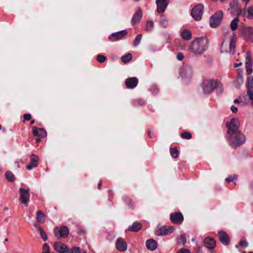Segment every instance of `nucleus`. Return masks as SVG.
I'll use <instances>...</instances> for the list:
<instances>
[{"mask_svg": "<svg viewBox=\"0 0 253 253\" xmlns=\"http://www.w3.org/2000/svg\"><path fill=\"white\" fill-rule=\"evenodd\" d=\"M208 40L204 37L195 39L189 46V51L195 54H201L206 50Z\"/></svg>", "mask_w": 253, "mask_h": 253, "instance_id": "nucleus-1", "label": "nucleus"}, {"mask_svg": "<svg viewBox=\"0 0 253 253\" xmlns=\"http://www.w3.org/2000/svg\"><path fill=\"white\" fill-rule=\"evenodd\" d=\"M226 34L229 36V42L225 40L223 41L221 44V52H228L233 54L234 53L236 37L234 33L227 32Z\"/></svg>", "mask_w": 253, "mask_h": 253, "instance_id": "nucleus-2", "label": "nucleus"}, {"mask_svg": "<svg viewBox=\"0 0 253 253\" xmlns=\"http://www.w3.org/2000/svg\"><path fill=\"white\" fill-rule=\"evenodd\" d=\"M218 82L215 80H207L203 82L202 88L204 94H210L217 86Z\"/></svg>", "mask_w": 253, "mask_h": 253, "instance_id": "nucleus-3", "label": "nucleus"}, {"mask_svg": "<svg viewBox=\"0 0 253 253\" xmlns=\"http://www.w3.org/2000/svg\"><path fill=\"white\" fill-rule=\"evenodd\" d=\"M231 141V145L234 148H236L245 142V137L240 132L231 135L229 138Z\"/></svg>", "mask_w": 253, "mask_h": 253, "instance_id": "nucleus-4", "label": "nucleus"}, {"mask_svg": "<svg viewBox=\"0 0 253 253\" xmlns=\"http://www.w3.org/2000/svg\"><path fill=\"white\" fill-rule=\"evenodd\" d=\"M239 126V122L238 119L232 118L230 122L228 123L227 126L228 127V134L230 135H234V134L238 133V127Z\"/></svg>", "mask_w": 253, "mask_h": 253, "instance_id": "nucleus-5", "label": "nucleus"}, {"mask_svg": "<svg viewBox=\"0 0 253 253\" xmlns=\"http://www.w3.org/2000/svg\"><path fill=\"white\" fill-rule=\"evenodd\" d=\"M223 18V12L219 10L212 15L210 20V25L212 28H216L219 26Z\"/></svg>", "mask_w": 253, "mask_h": 253, "instance_id": "nucleus-6", "label": "nucleus"}, {"mask_svg": "<svg viewBox=\"0 0 253 253\" xmlns=\"http://www.w3.org/2000/svg\"><path fill=\"white\" fill-rule=\"evenodd\" d=\"M241 35L248 42H253V27L250 26H243L240 29Z\"/></svg>", "mask_w": 253, "mask_h": 253, "instance_id": "nucleus-7", "label": "nucleus"}, {"mask_svg": "<svg viewBox=\"0 0 253 253\" xmlns=\"http://www.w3.org/2000/svg\"><path fill=\"white\" fill-rule=\"evenodd\" d=\"M204 6L202 4L196 5L192 10L191 15L196 21L201 19L202 15L203 14Z\"/></svg>", "mask_w": 253, "mask_h": 253, "instance_id": "nucleus-8", "label": "nucleus"}, {"mask_svg": "<svg viewBox=\"0 0 253 253\" xmlns=\"http://www.w3.org/2000/svg\"><path fill=\"white\" fill-rule=\"evenodd\" d=\"M29 191L30 190L28 189L20 188L19 189V201L25 206H28L30 199Z\"/></svg>", "mask_w": 253, "mask_h": 253, "instance_id": "nucleus-9", "label": "nucleus"}, {"mask_svg": "<svg viewBox=\"0 0 253 253\" xmlns=\"http://www.w3.org/2000/svg\"><path fill=\"white\" fill-rule=\"evenodd\" d=\"M54 232L58 238H64L69 234V229L65 226L56 227L54 229Z\"/></svg>", "mask_w": 253, "mask_h": 253, "instance_id": "nucleus-10", "label": "nucleus"}, {"mask_svg": "<svg viewBox=\"0 0 253 253\" xmlns=\"http://www.w3.org/2000/svg\"><path fill=\"white\" fill-rule=\"evenodd\" d=\"M127 32L126 30H122L112 34L109 36L108 39L112 42L120 40L126 36Z\"/></svg>", "mask_w": 253, "mask_h": 253, "instance_id": "nucleus-11", "label": "nucleus"}, {"mask_svg": "<svg viewBox=\"0 0 253 253\" xmlns=\"http://www.w3.org/2000/svg\"><path fill=\"white\" fill-rule=\"evenodd\" d=\"M253 61L252 59L251 53L250 52L247 53L246 58V72L248 74H251L253 72L252 65Z\"/></svg>", "mask_w": 253, "mask_h": 253, "instance_id": "nucleus-12", "label": "nucleus"}, {"mask_svg": "<svg viewBox=\"0 0 253 253\" xmlns=\"http://www.w3.org/2000/svg\"><path fill=\"white\" fill-rule=\"evenodd\" d=\"M156 4L157 6V12L158 13H163L167 8L169 3V0H156Z\"/></svg>", "mask_w": 253, "mask_h": 253, "instance_id": "nucleus-13", "label": "nucleus"}, {"mask_svg": "<svg viewBox=\"0 0 253 253\" xmlns=\"http://www.w3.org/2000/svg\"><path fill=\"white\" fill-rule=\"evenodd\" d=\"M117 249L120 252H124L127 250V244L123 238H119L116 242Z\"/></svg>", "mask_w": 253, "mask_h": 253, "instance_id": "nucleus-14", "label": "nucleus"}, {"mask_svg": "<svg viewBox=\"0 0 253 253\" xmlns=\"http://www.w3.org/2000/svg\"><path fill=\"white\" fill-rule=\"evenodd\" d=\"M247 86L249 97L253 101V76H250L247 78Z\"/></svg>", "mask_w": 253, "mask_h": 253, "instance_id": "nucleus-15", "label": "nucleus"}, {"mask_svg": "<svg viewBox=\"0 0 253 253\" xmlns=\"http://www.w3.org/2000/svg\"><path fill=\"white\" fill-rule=\"evenodd\" d=\"M54 249L59 253H65L68 252L66 245L61 242H56L53 245Z\"/></svg>", "mask_w": 253, "mask_h": 253, "instance_id": "nucleus-16", "label": "nucleus"}, {"mask_svg": "<svg viewBox=\"0 0 253 253\" xmlns=\"http://www.w3.org/2000/svg\"><path fill=\"white\" fill-rule=\"evenodd\" d=\"M170 219L174 223L179 224L183 221V215L180 212H175L170 214Z\"/></svg>", "mask_w": 253, "mask_h": 253, "instance_id": "nucleus-17", "label": "nucleus"}, {"mask_svg": "<svg viewBox=\"0 0 253 253\" xmlns=\"http://www.w3.org/2000/svg\"><path fill=\"white\" fill-rule=\"evenodd\" d=\"M174 229L171 226H164L159 228V233L158 235L166 236L172 233Z\"/></svg>", "mask_w": 253, "mask_h": 253, "instance_id": "nucleus-18", "label": "nucleus"}, {"mask_svg": "<svg viewBox=\"0 0 253 253\" xmlns=\"http://www.w3.org/2000/svg\"><path fill=\"white\" fill-rule=\"evenodd\" d=\"M138 81L135 77L129 78L126 79L125 82L126 85L128 88H133L138 84Z\"/></svg>", "mask_w": 253, "mask_h": 253, "instance_id": "nucleus-19", "label": "nucleus"}, {"mask_svg": "<svg viewBox=\"0 0 253 253\" xmlns=\"http://www.w3.org/2000/svg\"><path fill=\"white\" fill-rule=\"evenodd\" d=\"M219 239L220 242L225 245H228L230 242V238L226 232L221 231L218 233Z\"/></svg>", "mask_w": 253, "mask_h": 253, "instance_id": "nucleus-20", "label": "nucleus"}, {"mask_svg": "<svg viewBox=\"0 0 253 253\" xmlns=\"http://www.w3.org/2000/svg\"><path fill=\"white\" fill-rule=\"evenodd\" d=\"M33 134L35 136L40 137H45L47 135V133L44 129L38 128L36 126L33 127Z\"/></svg>", "mask_w": 253, "mask_h": 253, "instance_id": "nucleus-21", "label": "nucleus"}, {"mask_svg": "<svg viewBox=\"0 0 253 253\" xmlns=\"http://www.w3.org/2000/svg\"><path fill=\"white\" fill-rule=\"evenodd\" d=\"M142 18V10L140 8H138L133 15L131 22L133 25L139 22Z\"/></svg>", "mask_w": 253, "mask_h": 253, "instance_id": "nucleus-22", "label": "nucleus"}, {"mask_svg": "<svg viewBox=\"0 0 253 253\" xmlns=\"http://www.w3.org/2000/svg\"><path fill=\"white\" fill-rule=\"evenodd\" d=\"M193 73V70L191 66H185L183 67L180 72L182 76L185 77H190L192 76Z\"/></svg>", "mask_w": 253, "mask_h": 253, "instance_id": "nucleus-23", "label": "nucleus"}, {"mask_svg": "<svg viewBox=\"0 0 253 253\" xmlns=\"http://www.w3.org/2000/svg\"><path fill=\"white\" fill-rule=\"evenodd\" d=\"M240 7V3L238 0H232L229 3V10L233 13L238 10Z\"/></svg>", "mask_w": 253, "mask_h": 253, "instance_id": "nucleus-24", "label": "nucleus"}, {"mask_svg": "<svg viewBox=\"0 0 253 253\" xmlns=\"http://www.w3.org/2000/svg\"><path fill=\"white\" fill-rule=\"evenodd\" d=\"M147 249L150 251H154L157 247V242L153 239L148 240L146 242Z\"/></svg>", "mask_w": 253, "mask_h": 253, "instance_id": "nucleus-25", "label": "nucleus"}, {"mask_svg": "<svg viewBox=\"0 0 253 253\" xmlns=\"http://www.w3.org/2000/svg\"><path fill=\"white\" fill-rule=\"evenodd\" d=\"M204 243L206 247L209 249H213L215 246V241L211 238H206L205 239Z\"/></svg>", "mask_w": 253, "mask_h": 253, "instance_id": "nucleus-26", "label": "nucleus"}, {"mask_svg": "<svg viewBox=\"0 0 253 253\" xmlns=\"http://www.w3.org/2000/svg\"><path fill=\"white\" fill-rule=\"evenodd\" d=\"M244 82V78L243 72L242 70H238V74L237 80L235 81V84L237 87H239Z\"/></svg>", "mask_w": 253, "mask_h": 253, "instance_id": "nucleus-27", "label": "nucleus"}, {"mask_svg": "<svg viewBox=\"0 0 253 253\" xmlns=\"http://www.w3.org/2000/svg\"><path fill=\"white\" fill-rule=\"evenodd\" d=\"M142 225L140 223L135 222L132 225L129 226L128 230L132 232H137L141 229Z\"/></svg>", "mask_w": 253, "mask_h": 253, "instance_id": "nucleus-28", "label": "nucleus"}, {"mask_svg": "<svg viewBox=\"0 0 253 253\" xmlns=\"http://www.w3.org/2000/svg\"><path fill=\"white\" fill-rule=\"evenodd\" d=\"M181 36L185 40H190L192 38L191 32L188 30H184L181 33Z\"/></svg>", "mask_w": 253, "mask_h": 253, "instance_id": "nucleus-29", "label": "nucleus"}, {"mask_svg": "<svg viewBox=\"0 0 253 253\" xmlns=\"http://www.w3.org/2000/svg\"><path fill=\"white\" fill-rule=\"evenodd\" d=\"M37 219L39 222L43 223L45 219V216L44 213L40 211H37Z\"/></svg>", "mask_w": 253, "mask_h": 253, "instance_id": "nucleus-30", "label": "nucleus"}, {"mask_svg": "<svg viewBox=\"0 0 253 253\" xmlns=\"http://www.w3.org/2000/svg\"><path fill=\"white\" fill-rule=\"evenodd\" d=\"M239 21V19L238 17L235 18L233 19L230 23V27L233 31L237 30L238 27V22Z\"/></svg>", "mask_w": 253, "mask_h": 253, "instance_id": "nucleus-31", "label": "nucleus"}, {"mask_svg": "<svg viewBox=\"0 0 253 253\" xmlns=\"http://www.w3.org/2000/svg\"><path fill=\"white\" fill-rule=\"evenodd\" d=\"M132 58V55L130 53H127L123 56L121 60L123 63H126L129 62Z\"/></svg>", "mask_w": 253, "mask_h": 253, "instance_id": "nucleus-32", "label": "nucleus"}, {"mask_svg": "<svg viewBox=\"0 0 253 253\" xmlns=\"http://www.w3.org/2000/svg\"><path fill=\"white\" fill-rule=\"evenodd\" d=\"M31 163L33 164V167H37L39 163V157L35 155H32L30 157Z\"/></svg>", "mask_w": 253, "mask_h": 253, "instance_id": "nucleus-33", "label": "nucleus"}, {"mask_svg": "<svg viewBox=\"0 0 253 253\" xmlns=\"http://www.w3.org/2000/svg\"><path fill=\"white\" fill-rule=\"evenodd\" d=\"M247 17L248 19H253V5L247 9Z\"/></svg>", "mask_w": 253, "mask_h": 253, "instance_id": "nucleus-34", "label": "nucleus"}, {"mask_svg": "<svg viewBox=\"0 0 253 253\" xmlns=\"http://www.w3.org/2000/svg\"><path fill=\"white\" fill-rule=\"evenodd\" d=\"M5 176L6 179L9 181L13 182L15 180L14 174L11 171H7L5 173Z\"/></svg>", "mask_w": 253, "mask_h": 253, "instance_id": "nucleus-35", "label": "nucleus"}, {"mask_svg": "<svg viewBox=\"0 0 253 253\" xmlns=\"http://www.w3.org/2000/svg\"><path fill=\"white\" fill-rule=\"evenodd\" d=\"M186 242V238L183 235H180V236L177 240V243L178 244H181L183 245L185 244Z\"/></svg>", "mask_w": 253, "mask_h": 253, "instance_id": "nucleus-36", "label": "nucleus"}, {"mask_svg": "<svg viewBox=\"0 0 253 253\" xmlns=\"http://www.w3.org/2000/svg\"><path fill=\"white\" fill-rule=\"evenodd\" d=\"M181 136L183 138L186 139H190L192 137V134L191 133L189 132L184 131L181 134Z\"/></svg>", "mask_w": 253, "mask_h": 253, "instance_id": "nucleus-37", "label": "nucleus"}, {"mask_svg": "<svg viewBox=\"0 0 253 253\" xmlns=\"http://www.w3.org/2000/svg\"><path fill=\"white\" fill-rule=\"evenodd\" d=\"M235 12H236L238 18V17L241 15L247 16V10H243L240 8V7L239 8V9H238V10L236 11Z\"/></svg>", "mask_w": 253, "mask_h": 253, "instance_id": "nucleus-38", "label": "nucleus"}, {"mask_svg": "<svg viewBox=\"0 0 253 253\" xmlns=\"http://www.w3.org/2000/svg\"><path fill=\"white\" fill-rule=\"evenodd\" d=\"M142 35L141 34L138 35L135 39L133 42V45L135 46H137L140 43Z\"/></svg>", "mask_w": 253, "mask_h": 253, "instance_id": "nucleus-39", "label": "nucleus"}, {"mask_svg": "<svg viewBox=\"0 0 253 253\" xmlns=\"http://www.w3.org/2000/svg\"><path fill=\"white\" fill-rule=\"evenodd\" d=\"M67 253H80V248L77 247H74L71 249H68Z\"/></svg>", "mask_w": 253, "mask_h": 253, "instance_id": "nucleus-40", "label": "nucleus"}, {"mask_svg": "<svg viewBox=\"0 0 253 253\" xmlns=\"http://www.w3.org/2000/svg\"><path fill=\"white\" fill-rule=\"evenodd\" d=\"M170 153L173 158H176L178 157V151L176 148H171L170 149Z\"/></svg>", "mask_w": 253, "mask_h": 253, "instance_id": "nucleus-41", "label": "nucleus"}, {"mask_svg": "<svg viewBox=\"0 0 253 253\" xmlns=\"http://www.w3.org/2000/svg\"><path fill=\"white\" fill-rule=\"evenodd\" d=\"M42 253H50L49 247L47 244H44Z\"/></svg>", "mask_w": 253, "mask_h": 253, "instance_id": "nucleus-42", "label": "nucleus"}, {"mask_svg": "<svg viewBox=\"0 0 253 253\" xmlns=\"http://www.w3.org/2000/svg\"><path fill=\"white\" fill-rule=\"evenodd\" d=\"M39 230L40 231V234H41V236L42 238V239L44 241L47 240V238L46 235L45 233L43 231L41 227H40L39 228Z\"/></svg>", "mask_w": 253, "mask_h": 253, "instance_id": "nucleus-43", "label": "nucleus"}, {"mask_svg": "<svg viewBox=\"0 0 253 253\" xmlns=\"http://www.w3.org/2000/svg\"><path fill=\"white\" fill-rule=\"evenodd\" d=\"M106 58L103 55L99 54L97 56V60L100 63H103L105 62Z\"/></svg>", "mask_w": 253, "mask_h": 253, "instance_id": "nucleus-44", "label": "nucleus"}, {"mask_svg": "<svg viewBox=\"0 0 253 253\" xmlns=\"http://www.w3.org/2000/svg\"><path fill=\"white\" fill-rule=\"evenodd\" d=\"M237 178V176L235 175L230 176L225 179V180L228 182H232L234 180H236Z\"/></svg>", "mask_w": 253, "mask_h": 253, "instance_id": "nucleus-45", "label": "nucleus"}, {"mask_svg": "<svg viewBox=\"0 0 253 253\" xmlns=\"http://www.w3.org/2000/svg\"><path fill=\"white\" fill-rule=\"evenodd\" d=\"M154 26L153 22L152 21H148L146 24V30H151Z\"/></svg>", "mask_w": 253, "mask_h": 253, "instance_id": "nucleus-46", "label": "nucleus"}, {"mask_svg": "<svg viewBox=\"0 0 253 253\" xmlns=\"http://www.w3.org/2000/svg\"><path fill=\"white\" fill-rule=\"evenodd\" d=\"M161 24L164 27H167L168 25V20L164 18H162L161 21Z\"/></svg>", "mask_w": 253, "mask_h": 253, "instance_id": "nucleus-47", "label": "nucleus"}, {"mask_svg": "<svg viewBox=\"0 0 253 253\" xmlns=\"http://www.w3.org/2000/svg\"><path fill=\"white\" fill-rule=\"evenodd\" d=\"M240 246L242 247H247L248 245V243L247 241L241 240L239 243Z\"/></svg>", "mask_w": 253, "mask_h": 253, "instance_id": "nucleus-48", "label": "nucleus"}, {"mask_svg": "<svg viewBox=\"0 0 253 253\" xmlns=\"http://www.w3.org/2000/svg\"><path fill=\"white\" fill-rule=\"evenodd\" d=\"M177 253H190L189 251L185 249H180Z\"/></svg>", "mask_w": 253, "mask_h": 253, "instance_id": "nucleus-49", "label": "nucleus"}, {"mask_svg": "<svg viewBox=\"0 0 253 253\" xmlns=\"http://www.w3.org/2000/svg\"><path fill=\"white\" fill-rule=\"evenodd\" d=\"M176 57L179 61H181L184 58V55L183 53L179 52L177 53Z\"/></svg>", "mask_w": 253, "mask_h": 253, "instance_id": "nucleus-50", "label": "nucleus"}, {"mask_svg": "<svg viewBox=\"0 0 253 253\" xmlns=\"http://www.w3.org/2000/svg\"><path fill=\"white\" fill-rule=\"evenodd\" d=\"M31 119V116L29 114H26L24 115V119L26 121H29Z\"/></svg>", "mask_w": 253, "mask_h": 253, "instance_id": "nucleus-51", "label": "nucleus"}, {"mask_svg": "<svg viewBox=\"0 0 253 253\" xmlns=\"http://www.w3.org/2000/svg\"><path fill=\"white\" fill-rule=\"evenodd\" d=\"M231 110L233 113H236L238 111V108L234 106H232L231 107Z\"/></svg>", "mask_w": 253, "mask_h": 253, "instance_id": "nucleus-52", "label": "nucleus"}, {"mask_svg": "<svg viewBox=\"0 0 253 253\" xmlns=\"http://www.w3.org/2000/svg\"><path fill=\"white\" fill-rule=\"evenodd\" d=\"M35 167H33V164H32L31 163L28 165L27 167H26V169H28V170H31L33 168H35Z\"/></svg>", "mask_w": 253, "mask_h": 253, "instance_id": "nucleus-53", "label": "nucleus"}, {"mask_svg": "<svg viewBox=\"0 0 253 253\" xmlns=\"http://www.w3.org/2000/svg\"><path fill=\"white\" fill-rule=\"evenodd\" d=\"M250 0H241V1L245 3V7H246L247 4H248Z\"/></svg>", "mask_w": 253, "mask_h": 253, "instance_id": "nucleus-54", "label": "nucleus"}, {"mask_svg": "<svg viewBox=\"0 0 253 253\" xmlns=\"http://www.w3.org/2000/svg\"><path fill=\"white\" fill-rule=\"evenodd\" d=\"M102 182L101 180H100L98 184V188L100 189L101 188V185H102Z\"/></svg>", "mask_w": 253, "mask_h": 253, "instance_id": "nucleus-55", "label": "nucleus"}, {"mask_svg": "<svg viewBox=\"0 0 253 253\" xmlns=\"http://www.w3.org/2000/svg\"><path fill=\"white\" fill-rule=\"evenodd\" d=\"M242 65V62H240L239 63H235L234 64V67H237L240 65Z\"/></svg>", "mask_w": 253, "mask_h": 253, "instance_id": "nucleus-56", "label": "nucleus"}, {"mask_svg": "<svg viewBox=\"0 0 253 253\" xmlns=\"http://www.w3.org/2000/svg\"><path fill=\"white\" fill-rule=\"evenodd\" d=\"M234 102L235 103H241V101L238 99H236L234 100Z\"/></svg>", "mask_w": 253, "mask_h": 253, "instance_id": "nucleus-57", "label": "nucleus"}, {"mask_svg": "<svg viewBox=\"0 0 253 253\" xmlns=\"http://www.w3.org/2000/svg\"><path fill=\"white\" fill-rule=\"evenodd\" d=\"M41 138H38L37 139H36V143H39L40 141H41Z\"/></svg>", "mask_w": 253, "mask_h": 253, "instance_id": "nucleus-58", "label": "nucleus"}, {"mask_svg": "<svg viewBox=\"0 0 253 253\" xmlns=\"http://www.w3.org/2000/svg\"><path fill=\"white\" fill-rule=\"evenodd\" d=\"M34 123H35V121H34V120H32V121H31V125H33V124H34Z\"/></svg>", "mask_w": 253, "mask_h": 253, "instance_id": "nucleus-59", "label": "nucleus"}, {"mask_svg": "<svg viewBox=\"0 0 253 253\" xmlns=\"http://www.w3.org/2000/svg\"><path fill=\"white\" fill-rule=\"evenodd\" d=\"M16 163H17V167H18V168H19V162H16Z\"/></svg>", "mask_w": 253, "mask_h": 253, "instance_id": "nucleus-60", "label": "nucleus"}, {"mask_svg": "<svg viewBox=\"0 0 253 253\" xmlns=\"http://www.w3.org/2000/svg\"><path fill=\"white\" fill-rule=\"evenodd\" d=\"M226 0H220L221 2H224Z\"/></svg>", "mask_w": 253, "mask_h": 253, "instance_id": "nucleus-61", "label": "nucleus"}, {"mask_svg": "<svg viewBox=\"0 0 253 253\" xmlns=\"http://www.w3.org/2000/svg\"><path fill=\"white\" fill-rule=\"evenodd\" d=\"M213 2H216L218 0H211Z\"/></svg>", "mask_w": 253, "mask_h": 253, "instance_id": "nucleus-62", "label": "nucleus"}, {"mask_svg": "<svg viewBox=\"0 0 253 253\" xmlns=\"http://www.w3.org/2000/svg\"><path fill=\"white\" fill-rule=\"evenodd\" d=\"M5 242H7L8 241V239L7 238H5Z\"/></svg>", "mask_w": 253, "mask_h": 253, "instance_id": "nucleus-63", "label": "nucleus"}, {"mask_svg": "<svg viewBox=\"0 0 253 253\" xmlns=\"http://www.w3.org/2000/svg\"><path fill=\"white\" fill-rule=\"evenodd\" d=\"M249 253H253V252H249Z\"/></svg>", "mask_w": 253, "mask_h": 253, "instance_id": "nucleus-64", "label": "nucleus"}]
</instances>
